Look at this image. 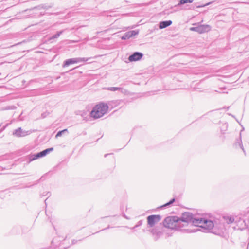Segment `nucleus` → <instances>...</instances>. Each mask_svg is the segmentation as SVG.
I'll return each instance as SVG.
<instances>
[{
	"label": "nucleus",
	"instance_id": "13",
	"mask_svg": "<svg viewBox=\"0 0 249 249\" xmlns=\"http://www.w3.org/2000/svg\"><path fill=\"white\" fill-rule=\"evenodd\" d=\"M208 29H209L208 26L203 25V26H201L199 27H198V31H200L202 32V31H206Z\"/></svg>",
	"mask_w": 249,
	"mask_h": 249
},
{
	"label": "nucleus",
	"instance_id": "7",
	"mask_svg": "<svg viewBox=\"0 0 249 249\" xmlns=\"http://www.w3.org/2000/svg\"><path fill=\"white\" fill-rule=\"evenodd\" d=\"M138 34V31H130L127 33H126L124 36H123L122 37V39L125 40L127 39H129L136 35H137Z\"/></svg>",
	"mask_w": 249,
	"mask_h": 249
},
{
	"label": "nucleus",
	"instance_id": "5",
	"mask_svg": "<svg viewBox=\"0 0 249 249\" xmlns=\"http://www.w3.org/2000/svg\"><path fill=\"white\" fill-rule=\"evenodd\" d=\"M142 55H143L142 53L138 52H136L132 55H130L128 59L130 62L138 61L140 60L142 58Z\"/></svg>",
	"mask_w": 249,
	"mask_h": 249
},
{
	"label": "nucleus",
	"instance_id": "8",
	"mask_svg": "<svg viewBox=\"0 0 249 249\" xmlns=\"http://www.w3.org/2000/svg\"><path fill=\"white\" fill-rule=\"evenodd\" d=\"M202 226L203 228L210 230L213 228L214 225L212 221L204 219L203 224L202 225Z\"/></svg>",
	"mask_w": 249,
	"mask_h": 249
},
{
	"label": "nucleus",
	"instance_id": "15",
	"mask_svg": "<svg viewBox=\"0 0 249 249\" xmlns=\"http://www.w3.org/2000/svg\"><path fill=\"white\" fill-rule=\"evenodd\" d=\"M67 131V129H64L62 131L58 132L55 136L56 138L61 136L62 135V133L66 132Z\"/></svg>",
	"mask_w": 249,
	"mask_h": 249
},
{
	"label": "nucleus",
	"instance_id": "4",
	"mask_svg": "<svg viewBox=\"0 0 249 249\" xmlns=\"http://www.w3.org/2000/svg\"><path fill=\"white\" fill-rule=\"evenodd\" d=\"M193 217L194 216L192 213L189 212H185L182 213L181 217L179 218V219L180 221L184 222L189 223L192 222Z\"/></svg>",
	"mask_w": 249,
	"mask_h": 249
},
{
	"label": "nucleus",
	"instance_id": "2",
	"mask_svg": "<svg viewBox=\"0 0 249 249\" xmlns=\"http://www.w3.org/2000/svg\"><path fill=\"white\" fill-rule=\"evenodd\" d=\"M179 221V218L177 216H169L164 219L163 224L166 227L174 228L176 226V223Z\"/></svg>",
	"mask_w": 249,
	"mask_h": 249
},
{
	"label": "nucleus",
	"instance_id": "11",
	"mask_svg": "<svg viewBox=\"0 0 249 249\" xmlns=\"http://www.w3.org/2000/svg\"><path fill=\"white\" fill-rule=\"evenodd\" d=\"M171 20L162 21L160 23L159 27L160 29H163L170 26L172 24Z\"/></svg>",
	"mask_w": 249,
	"mask_h": 249
},
{
	"label": "nucleus",
	"instance_id": "3",
	"mask_svg": "<svg viewBox=\"0 0 249 249\" xmlns=\"http://www.w3.org/2000/svg\"><path fill=\"white\" fill-rule=\"evenodd\" d=\"M160 220L161 217L159 215H150L147 217V223L150 227H153Z\"/></svg>",
	"mask_w": 249,
	"mask_h": 249
},
{
	"label": "nucleus",
	"instance_id": "14",
	"mask_svg": "<svg viewBox=\"0 0 249 249\" xmlns=\"http://www.w3.org/2000/svg\"><path fill=\"white\" fill-rule=\"evenodd\" d=\"M194 0H181L180 1V4H184L186 3H192Z\"/></svg>",
	"mask_w": 249,
	"mask_h": 249
},
{
	"label": "nucleus",
	"instance_id": "12",
	"mask_svg": "<svg viewBox=\"0 0 249 249\" xmlns=\"http://www.w3.org/2000/svg\"><path fill=\"white\" fill-rule=\"evenodd\" d=\"M224 219L227 224H231L234 221V218L230 216H225Z\"/></svg>",
	"mask_w": 249,
	"mask_h": 249
},
{
	"label": "nucleus",
	"instance_id": "10",
	"mask_svg": "<svg viewBox=\"0 0 249 249\" xmlns=\"http://www.w3.org/2000/svg\"><path fill=\"white\" fill-rule=\"evenodd\" d=\"M79 62V60L77 59H70L65 61L64 65V67L68 66L71 64L77 63Z\"/></svg>",
	"mask_w": 249,
	"mask_h": 249
},
{
	"label": "nucleus",
	"instance_id": "1",
	"mask_svg": "<svg viewBox=\"0 0 249 249\" xmlns=\"http://www.w3.org/2000/svg\"><path fill=\"white\" fill-rule=\"evenodd\" d=\"M108 107L104 103L97 104L90 112V116L94 119H98L104 115L108 111Z\"/></svg>",
	"mask_w": 249,
	"mask_h": 249
},
{
	"label": "nucleus",
	"instance_id": "16",
	"mask_svg": "<svg viewBox=\"0 0 249 249\" xmlns=\"http://www.w3.org/2000/svg\"><path fill=\"white\" fill-rule=\"evenodd\" d=\"M175 201V198H173L172 199L170 202H169L168 203H167L166 204H165L164 205H163L162 206V207H165V206H168L170 204H172L173 202H174Z\"/></svg>",
	"mask_w": 249,
	"mask_h": 249
},
{
	"label": "nucleus",
	"instance_id": "9",
	"mask_svg": "<svg viewBox=\"0 0 249 249\" xmlns=\"http://www.w3.org/2000/svg\"><path fill=\"white\" fill-rule=\"evenodd\" d=\"M204 219L200 218L196 219L193 217L192 224L195 226H198L202 228V225L203 224Z\"/></svg>",
	"mask_w": 249,
	"mask_h": 249
},
{
	"label": "nucleus",
	"instance_id": "6",
	"mask_svg": "<svg viewBox=\"0 0 249 249\" xmlns=\"http://www.w3.org/2000/svg\"><path fill=\"white\" fill-rule=\"evenodd\" d=\"M53 150V148H48L45 150H43V151L37 153L36 155H35L34 157L32 159V160H35L37 159L38 158L45 156L48 152L52 151Z\"/></svg>",
	"mask_w": 249,
	"mask_h": 249
},
{
	"label": "nucleus",
	"instance_id": "17",
	"mask_svg": "<svg viewBox=\"0 0 249 249\" xmlns=\"http://www.w3.org/2000/svg\"><path fill=\"white\" fill-rule=\"evenodd\" d=\"M209 4H210V3H208L206 4H205L204 6H205V5H209Z\"/></svg>",
	"mask_w": 249,
	"mask_h": 249
}]
</instances>
